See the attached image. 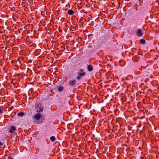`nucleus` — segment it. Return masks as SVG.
<instances>
[{"mask_svg":"<svg viewBox=\"0 0 159 159\" xmlns=\"http://www.w3.org/2000/svg\"><path fill=\"white\" fill-rule=\"evenodd\" d=\"M140 43L141 44L144 45L145 44L146 41L144 39H142L140 40Z\"/></svg>","mask_w":159,"mask_h":159,"instance_id":"1a4fd4ad","label":"nucleus"},{"mask_svg":"<svg viewBox=\"0 0 159 159\" xmlns=\"http://www.w3.org/2000/svg\"><path fill=\"white\" fill-rule=\"evenodd\" d=\"M79 71H80V72H84V70H83V69H80V70H79Z\"/></svg>","mask_w":159,"mask_h":159,"instance_id":"2eb2a0df","label":"nucleus"},{"mask_svg":"<svg viewBox=\"0 0 159 159\" xmlns=\"http://www.w3.org/2000/svg\"><path fill=\"white\" fill-rule=\"evenodd\" d=\"M78 74V75L77 76V79L78 80H79L85 75L86 73L85 72H83L79 73Z\"/></svg>","mask_w":159,"mask_h":159,"instance_id":"f03ea898","label":"nucleus"},{"mask_svg":"<svg viewBox=\"0 0 159 159\" xmlns=\"http://www.w3.org/2000/svg\"><path fill=\"white\" fill-rule=\"evenodd\" d=\"M17 115L19 116H22L24 115V113L22 112H20Z\"/></svg>","mask_w":159,"mask_h":159,"instance_id":"f8f14e48","label":"nucleus"},{"mask_svg":"<svg viewBox=\"0 0 159 159\" xmlns=\"http://www.w3.org/2000/svg\"><path fill=\"white\" fill-rule=\"evenodd\" d=\"M67 13L70 15H71L74 14V12L71 9H69L67 11Z\"/></svg>","mask_w":159,"mask_h":159,"instance_id":"0eeeda50","label":"nucleus"},{"mask_svg":"<svg viewBox=\"0 0 159 159\" xmlns=\"http://www.w3.org/2000/svg\"><path fill=\"white\" fill-rule=\"evenodd\" d=\"M87 68L88 70L89 71H91L93 70V68L90 65H89Z\"/></svg>","mask_w":159,"mask_h":159,"instance_id":"6e6552de","label":"nucleus"},{"mask_svg":"<svg viewBox=\"0 0 159 159\" xmlns=\"http://www.w3.org/2000/svg\"><path fill=\"white\" fill-rule=\"evenodd\" d=\"M35 107L37 109L36 111L37 112H42L43 111V107H42V105L40 103L37 104L36 106Z\"/></svg>","mask_w":159,"mask_h":159,"instance_id":"f257e3e1","label":"nucleus"},{"mask_svg":"<svg viewBox=\"0 0 159 159\" xmlns=\"http://www.w3.org/2000/svg\"><path fill=\"white\" fill-rule=\"evenodd\" d=\"M138 34L139 36H142L143 35V31L141 29H139L138 30Z\"/></svg>","mask_w":159,"mask_h":159,"instance_id":"7ed1b4c3","label":"nucleus"},{"mask_svg":"<svg viewBox=\"0 0 159 159\" xmlns=\"http://www.w3.org/2000/svg\"><path fill=\"white\" fill-rule=\"evenodd\" d=\"M16 128L15 126H11L9 129V131L10 133H12L16 130Z\"/></svg>","mask_w":159,"mask_h":159,"instance_id":"423d86ee","label":"nucleus"},{"mask_svg":"<svg viewBox=\"0 0 159 159\" xmlns=\"http://www.w3.org/2000/svg\"><path fill=\"white\" fill-rule=\"evenodd\" d=\"M50 139L51 142H53L56 140V138L54 136H52L50 137Z\"/></svg>","mask_w":159,"mask_h":159,"instance_id":"9d476101","label":"nucleus"},{"mask_svg":"<svg viewBox=\"0 0 159 159\" xmlns=\"http://www.w3.org/2000/svg\"><path fill=\"white\" fill-rule=\"evenodd\" d=\"M76 82L75 80H71L69 82V85L70 86H74L76 84Z\"/></svg>","mask_w":159,"mask_h":159,"instance_id":"20e7f679","label":"nucleus"},{"mask_svg":"<svg viewBox=\"0 0 159 159\" xmlns=\"http://www.w3.org/2000/svg\"><path fill=\"white\" fill-rule=\"evenodd\" d=\"M2 114V109H0V114Z\"/></svg>","mask_w":159,"mask_h":159,"instance_id":"ddd939ff","label":"nucleus"},{"mask_svg":"<svg viewBox=\"0 0 159 159\" xmlns=\"http://www.w3.org/2000/svg\"><path fill=\"white\" fill-rule=\"evenodd\" d=\"M41 117V115L39 114L38 113L36 114L34 116V118L36 120H39Z\"/></svg>","mask_w":159,"mask_h":159,"instance_id":"39448f33","label":"nucleus"},{"mask_svg":"<svg viewBox=\"0 0 159 159\" xmlns=\"http://www.w3.org/2000/svg\"><path fill=\"white\" fill-rule=\"evenodd\" d=\"M3 144L0 141V146H2Z\"/></svg>","mask_w":159,"mask_h":159,"instance_id":"4468645a","label":"nucleus"},{"mask_svg":"<svg viewBox=\"0 0 159 159\" xmlns=\"http://www.w3.org/2000/svg\"><path fill=\"white\" fill-rule=\"evenodd\" d=\"M59 92H61L62 91L63 89V87L62 86H59L57 88Z\"/></svg>","mask_w":159,"mask_h":159,"instance_id":"9b49d317","label":"nucleus"},{"mask_svg":"<svg viewBox=\"0 0 159 159\" xmlns=\"http://www.w3.org/2000/svg\"><path fill=\"white\" fill-rule=\"evenodd\" d=\"M8 159H13L12 158H8Z\"/></svg>","mask_w":159,"mask_h":159,"instance_id":"dca6fc26","label":"nucleus"}]
</instances>
